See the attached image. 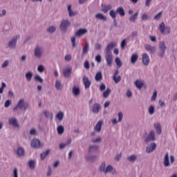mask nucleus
<instances>
[{
    "label": "nucleus",
    "instance_id": "obj_58",
    "mask_svg": "<svg viewBox=\"0 0 177 177\" xmlns=\"http://www.w3.org/2000/svg\"><path fill=\"white\" fill-rule=\"evenodd\" d=\"M127 39H124L121 42V48L122 49H125V47L127 46Z\"/></svg>",
    "mask_w": 177,
    "mask_h": 177
},
{
    "label": "nucleus",
    "instance_id": "obj_12",
    "mask_svg": "<svg viewBox=\"0 0 177 177\" xmlns=\"http://www.w3.org/2000/svg\"><path fill=\"white\" fill-rule=\"evenodd\" d=\"M111 174L112 175H115L117 174V170L113 167L111 165H109L106 169L104 174Z\"/></svg>",
    "mask_w": 177,
    "mask_h": 177
},
{
    "label": "nucleus",
    "instance_id": "obj_62",
    "mask_svg": "<svg viewBox=\"0 0 177 177\" xmlns=\"http://www.w3.org/2000/svg\"><path fill=\"white\" fill-rule=\"evenodd\" d=\"M106 90V84H104V83H101L100 84V91H101V92H103V91Z\"/></svg>",
    "mask_w": 177,
    "mask_h": 177
},
{
    "label": "nucleus",
    "instance_id": "obj_18",
    "mask_svg": "<svg viewBox=\"0 0 177 177\" xmlns=\"http://www.w3.org/2000/svg\"><path fill=\"white\" fill-rule=\"evenodd\" d=\"M100 109H101L100 104H99V103H95V104L93 105L92 112H93L94 114H97V113H99V111H100Z\"/></svg>",
    "mask_w": 177,
    "mask_h": 177
},
{
    "label": "nucleus",
    "instance_id": "obj_2",
    "mask_svg": "<svg viewBox=\"0 0 177 177\" xmlns=\"http://www.w3.org/2000/svg\"><path fill=\"white\" fill-rule=\"evenodd\" d=\"M159 30L162 35H168L171 34V26H165V23L162 22L159 25Z\"/></svg>",
    "mask_w": 177,
    "mask_h": 177
},
{
    "label": "nucleus",
    "instance_id": "obj_8",
    "mask_svg": "<svg viewBox=\"0 0 177 177\" xmlns=\"http://www.w3.org/2000/svg\"><path fill=\"white\" fill-rule=\"evenodd\" d=\"M105 60L107 66L111 67V64H113V53H105Z\"/></svg>",
    "mask_w": 177,
    "mask_h": 177
},
{
    "label": "nucleus",
    "instance_id": "obj_41",
    "mask_svg": "<svg viewBox=\"0 0 177 177\" xmlns=\"http://www.w3.org/2000/svg\"><path fill=\"white\" fill-rule=\"evenodd\" d=\"M115 63L116 64L118 68H121V67H122V62H121V59H120V57L115 58Z\"/></svg>",
    "mask_w": 177,
    "mask_h": 177
},
{
    "label": "nucleus",
    "instance_id": "obj_64",
    "mask_svg": "<svg viewBox=\"0 0 177 177\" xmlns=\"http://www.w3.org/2000/svg\"><path fill=\"white\" fill-rule=\"evenodd\" d=\"M71 42H72V47L75 48V46H76L75 37H71Z\"/></svg>",
    "mask_w": 177,
    "mask_h": 177
},
{
    "label": "nucleus",
    "instance_id": "obj_7",
    "mask_svg": "<svg viewBox=\"0 0 177 177\" xmlns=\"http://www.w3.org/2000/svg\"><path fill=\"white\" fill-rule=\"evenodd\" d=\"M99 151V145H92L88 147V154H96Z\"/></svg>",
    "mask_w": 177,
    "mask_h": 177
},
{
    "label": "nucleus",
    "instance_id": "obj_55",
    "mask_svg": "<svg viewBox=\"0 0 177 177\" xmlns=\"http://www.w3.org/2000/svg\"><path fill=\"white\" fill-rule=\"evenodd\" d=\"M113 81L115 82V84H118L121 81V76H113Z\"/></svg>",
    "mask_w": 177,
    "mask_h": 177
},
{
    "label": "nucleus",
    "instance_id": "obj_10",
    "mask_svg": "<svg viewBox=\"0 0 177 177\" xmlns=\"http://www.w3.org/2000/svg\"><path fill=\"white\" fill-rule=\"evenodd\" d=\"M88 32V30L86 28H80L75 32V37L77 38H80V37H82V35H85Z\"/></svg>",
    "mask_w": 177,
    "mask_h": 177
},
{
    "label": "nucleus",
    "instance_id": "obj_11",
    "mask_svg": "<svg viewBox=\"0 0 177 177\" xmlns=\"http://www.w3.org/2000/svg\"><path fill=\"white\" fill-rule=\"evenodd\" d=\"M156 149H157V144H156V142H152L146 147V153L150 154V153H153V150Z\"/></svg>",
    "mask_w": 177,
    "mask_h": 177
},
{
    "label": "nucleus",
    "instance_id": "obj_1",
    "mask_svg": "<svg viewBox=\"0 0 177 177\" xmlns=\"http://www.w3.org/2000/svg\"><path fill=\"white\" fill-rule=\"evenodd\" d=\"M19 109L22 111H26L28 109V102L24 100V98H22L19 100L17 104L13 109V111L15 113H17L19 111Z\"/></svg>",
    "mask_w": 177,
    "mask_h": 177
},
{
    "label": "nucleus",
    "instance_id": "obj_24",
    "mask_svg": "<svg viewBox=\"0 0 177 177\" xmlns=\"http://www.w3.org/2000/svg\"><path fill=\"white\" fill-rule=\"evenodd\" d=\"M68 12L69 17H74V16H77V15H78L77 11H73V10H71V5L68 6Z\"/></svg>",
    "mask_w": 177,
    "mask_h": 177
},
{
    "label": "nucleus",
    "instance_id": "obj_61",
    "mask_svg": "<svg viewBox=\"0 0 177 177\" xmlns=\"http://www.w3.org/2000/svg\"><path fill=\"white\" fill-rule=\"evenodd\" d=\"M10 104H12V101H10V100H8L4 103V107H6V109H8V107H9Z\"/></svg>",
    "mask_w": 177,
    "mask_h": 177
},
{
    "label": "nucleus",
    "instance_id": "obj_51",
    "mask_svg": "<svg viewBox=\"0 0 177 177\" xmlns=\"http://www.w3.org/2000/svg\"><path fill=\"white\" fill-rule=\"evenodd\" d=\"M109 16L112 17V19H115L117 17V11H114V10H111L109 12Z\"/></svg>",
    "mask_w": 177,
    "mask_h": 177
},
{
    "label": "nucleus",
    "instance_id": "obj_33",
    "mask_svg": "<svg viewBox=\"0 0 177 177\" xmlns=\"http://www.w3.org/2000/svg\"><path fill=\"white\" fill-rule=\"evenodd\" d=\"M127 161H129V162H135L136 160H138V156L136 155H131L130 156L127 158Z\"/></svg>",
    "mask_w": 177,
    "mask_h": 177
},
{
    "label": "nucleus",
    "instance_id": "obj_3",
    "mask_svg": "<svg viewBox=\"0 0 177 177\" xmlns=\"http://www.w3.org/2000/svg\"><path fill=\"white\" fill-rule=\"evenodd\" d=\"M165 50H167V46L165 45V41H160L159 44V51L158 53V56L162 59L165 56Z\"/></svg>",
    "mask_w": 177,
    "mask_h": 177
},
{
    "label": "nucleus",
    "instance_id": "obj_42",
    "mask_svg": "<svg viewBox=\"0 0 177 177\" xmlns=\"http://www.w3.org/2000/svg\"><path fill=\"white\" fill-rule=\"evenodd\" d=\"M57 131L59 135H63V133H64V127L62 125L58 126Z\"/></svg>",
    "mask_w": 177,
    "mask_h": 177
},
{
    "label": "nucleus",
    "instance_id": "obj_30",
    "mask_svg": "<svg viewBox=\"0 0 177 177\" xmlns=\"http://www.w3.org/2000/svg\"><path fill=\"white\" fill-rule=\"evenodd\" d=\"M95 19H97L98 20H102L103 21H107V17H106V15H104L102 13H97L95 15Z\"/></svg>",
    "mask_w": 177,
    "mask_h": 177
},
{
    "label": "nucleus",
    "instance_id": "obj_38",
    "mask_svg": "<svg viewBox=\"0 0 177 177\" xmlns=\"http://www.w3.org/2000/svg\"><path fill=\"white\" fill-rule=\"evenodd\" d=\"M135 85L138 89H142V87L143 85H145V83H143L142 80H136Z\"/></svg>",
    "mask_w": 177,
    "mask_h": 177
},
{
    "label": "nucleus",
    "instance_id": "obj_21",
    "mask_svg": "<svg viewBox=\"0 0 177 177\" xmlns=\"http://www.w3.org/2000/svg\"><path fill=\"white\" fill-rule=\"evenodd\" d=\"M101 12H103V13H107L109 10H111V5H105L102 4L101 5Z\"/></svg>",
    "mask_w": 177,
    "mask_h": 177
},
{
    "label": "nucleus",
    "instance_id": "obj_45",
    "mask_svg": "<svg viewBox=\"0 0 177 177\" xmlns=\"http://www.w3.org/2000/svg\"><path fill=\"white\" fill-rule=\"evenodd\" d=\"M139 15V12H137L134 15L130 17L129 20L130 21H132L133 23H135L136 21V19H138V15Z\"/></svg>",
    "mask_w": 177,
    "mask_h": 177
},
{
    "label": "nucleus",
    "instance_id": "obj_35",
    "mask_svg": "<svg viewBox=\"0 0 177 177\" xmlns=\"http://www.w3.org/2000/svg\"><path fill=\"white\" fill-rule=\"evenodd\" d=\"M95 80L97 82H99L101 80H103V75L102 74L101 71L96 73L95 76Z\"/></svg>",
    "mask_w": 177,
    "mask_h": 177
},
{
    "label": "nucleus",
    "instance_id": "obj_46",
    "mask_svg": "<svg viewBox=\"0 0 177 177\" xmlns=\"http://www.w3.org/2000/svg\"><path fill=\"white\" fill-rule=\"evenodd\" d=\"M55 88L57 89V91H60L63 88V86H62V83L60 82V80H57L55 82Z\"/></svg>",
    "mask_w": 177,
    "mask_h": 177
},
{
    "label": "nucleus",
    "instance_id": "obj_48",
    "mask_svg": "<svg viewBox=\"0 0 177 177\" xmlns=\"http://www.w3.org/2000/svg\"><path fill=\"white\" fill-rule=\"evenodd\" d=\"M34 79H35V81H36L37 82H39L40 84H44V79H42L41 76L36 75Z\"/></svg>",
    "mask_w": 177,
    "mask_h": 177
},
{
    "label": "nucleus",
    "instance_id": "obj_14",
    "mask_svg": "<svg viewBox=\"0 0 177 177\" xmlns=\"http://www.w3.org/2000/svg\"><path fill=\"white\" fill-rule=\"evenodd\" d=\"M31 147L33 149H39L41 147V141L38 139H33L31 142Z\"/></svg>",
    "mask_w": 177,
    "mask_h": 177
},
{
    "label": "nucleus",
    "instance_id": "obj_27",
    "mask_svg": "<svg viewBox=\"0 0 177 177\" xmlns=\"http://www.w3.org/2000/svg\"><path fill=\"white\" fill-rule=\"evenodd\" d=\"M153 127L155 129H156V133H158V135H161V133L162 132L161 124L160 123H154Z\"/></svg>",
    "mask_w": 177,
    "mask_h": 177
},
{
    "label": "nucleus",
    "instance_id": "obj_4",
    "mask_svg": "<svg viewBox=\"0 0 177 177\" xmlns=\"http://www.w3.org/2000/svg\"><path fill=\"white\" fill-rule=\"evenodd\" d=\"M70 26H71V22H70L68 19H64L61 22L59 28L62 30L63 32H67V28H68Z\"/></svg>",
    "mask_w": 177,
    "mask_h": 177
},
{
    "label": "nucleus",
    "instance_id": "obj_26",
    "mask_svg": "<svg viewBox=\"0 0 177 177\" xmlns=\"http://www.w3.org/2000/svg\"><path fill=\"white\" fill-rule=\"evenodd\" d=\"M49 154H50V149H46L45 151L40 154L41 160L44 161V160H45V158H46Z\"/></svg>",
    "mask_w": 177,
    "mask_h": 177
},
{
    "label": "nucleus",
    "instance_id": "obj_5",
    "mask_svg": "<svg viewBox=\"0 0 177 177\" xmlns=\"http://www.w3.org/2000/svg\"><path fill=\"white\" fill-rule=\"evenodd\" d=\"M18 39H20V35H17L15 37H12V39L8 42V48L10 49H15L16 48V45H17Z\"/></svg>",
    "mask_w": 177,
    "mask_h": 177
},
{
    "label": "nucleus",
    "instance_id": "obj_36",
    "mask_svg": "<svg viewBox=\"0 0 177 177\" xmlns=\"http://www.w3.org/2000/svg\"><path fill=\"white\" fill-rule=\"evenodd\" d=\"M71 144V138H69V139H68V140L66 143L59 144V149L63 150V149H64V147H66V146H68Z\"/></svg>",
    "mask_w": 177,
    "mask_h": 177
},
{
    "label": "nucleus",
    "instance_id": "obj_50",
    "mask_svg": "<svg viewBox=\"0 0 177 177\" xmlns=\"http://www.w3.org/2000/svg\"><path fill=\"white\" fill-rule=\"evenodd\" d=\"M57 120L62 121L63 120V117H64V113L62 111L59 112L56 115Z\"/></svg>",
    "mask_w": 177,
    "mask_h": 177
},
{
    "label": "nucleus",
    "instance_id": "obj_54",
    "mask_svg": "<svg viewBox=\"0 0 177 177\" xmlns=\"http://www.w3.org/2000/svg\"><path fill=\"white\" fill-rule=\"evenodd\" d=\"M13 177H19V170L17 167H15L12 174Z\"/></svg>",
    "mask_w": 177,
    "mask_h": 177
},
{
    "label": "nucleus",
    "instance_id": "obj_28",
    "mask_svg": "<svg viewBox=\"0 0 177 177\" xmlns=\"http://www.w3.org/2000/svg\"><path fill=\"white\" fill-rule=\"evenodd\" d=\"M96 158H97V156L95 155H88L86 156V161H89L90 162H95Z\"/></svg>",
    "mask_w": 177,
    "mask_h": 177
},
{
    "label": "nucleus",
    "instance_id": "obj_53",
    "mask_svg": "<svg viewBox=\"0 0 177 177\" xmlns=\"http://www.w3.org/2000/svg\"><path fill=\"white\" fill-rule=\"evenodd\" d=\"M162 16V11H160L158 12L156 15L154 17V20H160Z\"/></svg>",
    "mask_w": 177,
    "mask_h": 177
},
{
    "label": "nucleus",
    "instance_id": "obj_20",
    "mask_svg": "<svg viewBox=\"0 0 177 177\" xmlns=\"http://www.w3.org/2000/svg\"><path fill=\"white\" fill-rule=\"evenodd\" d=\"M118 121H117L116 118H115L112 120V124H113V125H115V124H117V122H121L122 121V118H124V114H122V112H119L118 113Z\"/></svg>",
    "mask_w": 177,
    "mask_h": 177
},
{
    "label": "nucleus",
    "instance_id": "obj_59",
    "mask_svg": "<svg viewBox=\"0 0 177 177\" xmlns=\"http://www.w3.org/2000/svg\"><path fill=\"white\" fill-rule=\"evenodd\" d=\"M102 49V44L99 43H96L95 44V50H101Z\"/></svg>",
    "mask_w": 177,
    "mask_h": 177
},
{
    "label": "nucleus",
    "instance_id": "obj_29",
    "mask_svg": "<svg viewBox=\"0 0 177 177\" xmlns=\"http://www.w3.org/2000/svg\"><path fill=\"white\" fill-rule=\"evenodd\" d=\"M102 125H103V121H102V120L98 121V122L94 127L95 131H96V132H100V131H102Z\"/></svg>",
    "mask_w": 177,
    "mask_h": 177
},
{
    "label": "nucleus",
    "instance_id": "obj_15",
    "mask_svg": "<svg viewBox=\"0 0 177 177\" xmlns=\"http://www.w3.org/2000/svg\"><path fill=\"white\" fill-rule=\"evenodd\" d=\"M83 84L84 85L85 89H89V88H91V84H92V82L89 80V78H88V77L84 76Z\"/></svg>",
    "mask_w": 177,
    "mask_h": 177
},
{
    "label": "nucleus",
    "instance_id": "obj_32",
    "mask_svg": "<svg viewBox=\"0 0 177 177\" xmlns=\"http://www.w3.org/2000/svg\"><path fill=\"white\" fill-rule=\"evenodd\" d=\"M139 59V55L138 54H133L131 57V64H135L138 59Z\"/></svg>",
    "mask_w": 177,
    "mask_h": 177
},
{
    "label": "nucleus",
    "instance_id": "obj_37",
    "mask_svg": "<svg viewBox=\"0 0 177 177\" xmlns=\"http://www.w3.org/2000/svg\"><path fill=\"white\" fill-rule=\"evenodd\" d=\"M111 93V89L110 88H108L105 91L103 92L102 96L104 97V99H107L109 96H110V94Z\"/></svg>",
    "mask_w": 177,
    "mask_h": 177
},
{
    "label": "nucleus",
    "instance_id": "obj_40",
    "mask_svg": "<svg viewBox=\"0 0 177 177\" xmlns=\"http://www.w3.org/2000/svg\"><path fill=\"white\" fill-rule=\"evenodd\" d=\"M88 50H89V43L86 42L84 47L83 48L82 55H86Z\"/></svg>",
    "mask_w": 177,
    "mask_h": 177
},
{
    "label": "nucleus",
    "instance_id": "obj_22",
    "mask_svg": "<svg viewBox=\"0 0 177 177\" xmlns=\"http://www.w3.org/2000/svg\"><path fill=\"white\" fill-rule=\"evenodd\" d=\"M8 123L10 125H12V127H15V128H19V122H17V119H16V118L10 119Z\"/></svg>",
    "mask_w": 177,
    "mask_h": 177
},
{
    "label": "nucleus",
    "instance_id": "obj_57",
    "mask_svg": "<svg viewBox=\"0 0 177 177\" xmlns=\"http://www.w3.org/2000/svg\"><path fill=\"white\" fill-rule=\"evenodd\" d=\"M92 143H100L102 142V138L97 137L95 139L91 140Z\"/></svg>",
    "mask_w": 177,
    "mask_h": 177
},
{
    "label": "nucleus",
    "instance_id": "obj_6",
    "mask_svg": "<svg viewBox=\"0 0 177 177\" xmlns=\"http://www.w3.org/2000/svg\"><path fill=\"white\" fill-rule=\"evenodd\" d=\"M42 53H44V48L39 46H37L34 49V55L37 59H41L42 57Z\"/></svg>",
    "mask_w": 177,
    "mask_h": 177
},
{
    "label": "nucleus",
    "instance_id": "obj_31",
    "mask_svg": "<svg viewBox=\"0 0 177 177\" xmlns=\"http://www.w3.org/2000/svg\"><path fill=\"white\" fill-rule=\"evenodd\" d=\"M116 13H118L120 16L124 17V16H125V10H124L122 7H119L116 10Z\"/></svg>",
    "mask_w": 177,
    "mask_h": 177
},
{
    "label": "nucleus",
    "instance_id": "obj_47",
    "mask_svg": "<svg viewBox=\"0 0 177 177\" xmlns=\"http://www.w3.org/2000/svg\"><path fill=\"white\" fill-rule=\"evenodd\" d=\"M32 75H33L32 72H31V71L26 73L25 75V77H26L27 81H28V82L31 81V80L32 78Z\"/></svg>",
    "mask_w": 177,
    "mask_h": 177
},
{
    "label": "nucleus",
    "instance_id": "obj_17",
    "mask_svg": "<svg viewBox=\"0 0 177 177\" xmlns=\"http://www.w3.org/2000/svg\"><path fill=\"white\" fill-rule=\"evenodd\" d=\"M142 63L144 66H149L150 64V57L147 53H144L142 55Z\"/></svg>",
    "mask_w": 177,
    "mask_h": 177
},
{
    "label": "nucleus",
    "instance_id": "obj_19",
    "mask_svg": "<svg viewBox=\"0 0 177 177\" xmlns=\"http://www.w3.org/2000/svg\"><path fill=\"white\" fill-rule=\"evenodd\" d=\"M145 49L147 52H149L150 55L156 53V48L154 46H151L150 44L145 45Z\"/></svg>",
    "mask_w": 177,
    "mask_h": 177
},
{
    "label": "nucleus",
    "instance_id": "obj_63",
    "mask_svg": "<svg viewBox=\"0 0 177 177\" xmlns=\"http://www.w3.org/2000/svg\"><path fill=\"white\" fill-rule=\"evenodd\" d=\"M95 61L97 62V63H102V55H97L95 57Z\"/></svg>",
    "mask_w": 177,
    "mask_h": 177
},
{
    "label": "nucleus",
    "instance_id": "obj_44",
    "mask_svg": "<svg viewBox=\"0 0 177 177\" xmlns=\"http://www.w3.org/2000/svg\"><path fill=\"white\" fill-rule=\"evenodd\" d=\"M46 31H47V32H49L50 34H53V32H55V31H56V26H49L47 28Z\"/></svg>",
    "mask_w": 177,
    "mask_h": 177
},
{
    "label": "nucleus",
    "instance_id": "obj_39",
    "mask_svg": "<svg viewBox=\"0 0 177 177\" xmlns=\"http://www.w3.org/2000/svg\"><path fill=\"white\" fill-rule=\"evenodd\" d=\"M72 92H73V95H75V96H78V95H80L81 91L80 90V87H76L75 86H74L73 87Z\"/></svg>",
    "mask_w": 177,
    "mask_h": 177
},
{
    "label": "nucleus",
    "instance_id": "obj_43",
    "mask_svg": "<svg viewBox=\"0 0 177 177\" xmlns=\"http://www.w3.org/2000/svg\"><path fill=\"white\" fill-rule=\"evenodd\" d=\"M28 166L30 169H35V160H29Z\"/></svg>",
    "mask_w": 177,
    "mask_h": 177
},
{
    "label": "nucleus",
    "instance_id": "obj_60",
    "mask_svg": "<svg viewBox=\"0 0 177 177\" xmlns=\"http://www.w3.org/2000/svg\"><path fill=\"white\" fill-rule=\"evenodd\" d=\"M142 20H143L144 21H146V20H149V19H150L149 17V15H147V14L144 13L142 17H141Z\"/></svg>",
    "mask_w": 177,
    "mask_h": 177
},
{
    "label": "nucleus",
    "instance_id": "obj_16",
    "mask_svg": "<svg viewBox=\"0 0 177 177\" xmlns=\"http://www.w3.org/2000/svg\"><path fill=\"white\" fill-rule=\"evenodd\" d=\"M115 46H117V43L115 42H110L106 48V53H111V50L113 48H115Z\"/></svg>",
    "mask_w": 177,
    "mask_h": 177
},
{
    "label": "nucleus",
    "instance_id": "obj_34",
    "mask_svg": "<svg viewBox=\"0 0 177 177\" xmlns=\"http://www.w3.org/2000/svg\"><path fill=\"white\" fill-rule=\"evenodd\" d=\"M99 172H106V162L104 161L101 163L100 167L98 168Z\"/></svg>",
    "mask_w": 177,
    "mask_h": 177
},
{
    "label": "nucleus",
    "instance_id": "obj_49",
    "mask_svg": "<svg viewBox=\"0 0 177 177\" xmlns=\"http://www.w3.org/2000/svg\"><path fill=\"white\" fill-rule=\"evenodd\" d=\"M44 115L46 117V118H50V120H52L53 118V115L48 111H44Z\"/></svg>",
    "mask_w": 177,
    "mask_h": 177
},
{
    "label": "nucleus",
    "instance_id": "obj_23",
    "mask_svg": "<svg viewBox=\"0 0 177 177\" xmlns=\"http://www.w3.org/2000/svg\"><path fill=\"white\" fill-rule=\"evenodd\" d=\"M163 165L166 167L171 165V164L169 163V154L168 153V152H167L165 156Z\"/></svg>",
    "mask_w": 177,
    "mask_h": 177
},
{
    "label": "nucleus",
    "instance_id": "obj_9",
    "mask_svg": "<svg viewBox=\"0 0 177 177\" xmlns=\"http://www.w3.org/2000/svg\"><path fill=\"white\" fill-rule=\"evenodd\" d=\"M155 134H156V133L154 132V131H151L149 132V134L145 139V142L149 143V142H154V140H156Z\"/></svg>",
    "mask_w": 177,
    "mask_h": 177
},
{
    "label": "nucleus",
    "instance_id": "obj_25",
    "mask_svg": "<svg viewBox=\"0 0 177 177\" xmlns=\"http://www.w3.org/2000/svg\"><path fill=\"white\" fill-rule=\"evenodd\" d=\"M26 151H24V148L19 147L17 149V154L18 157H24Z\"/></svg>",
    "mask_w": 177,
    "mask_h": 177
},
{
    "label": "nucleus",
    "instance_id": "obj_56",
    "mask_svg": "<svg viewBox=\"0 0 177 177\" xmlns=\"http://www.w3.org/2000/svg\"><path fill=\"white\" fill-rule=\"evenodd\" d=\"M37 71H39V73H44L45 71V67L43 65H39L37 67Z\"/></svg>",
    "mask_w": 177,
    "mask_h": 177
},
{
    "label": "nucleus",
    "instance_id": "obj_52",
    "mask_svg": "<svg viewBox=\"0 0 177 177\" xmlns=\"http://www.w3.org/2000/svg\"><path fill=\"white\" fill-rule=\"evenodd\" d=\"M154 110H156V108L154 106L151 105L149 108V113L151 115L152 114H154Z\"/></svg>",
    "mask_w": 177,
    "mask_h": 177
},
{
    "label": "nucleus",
    "instance_id": "obj_13",
    "mask_svg": "<svg viewBox=\"0 0 177 177\" xmlns=\"http://www.w3.org/2000/svg\"><path fill=\"white\" fill-rule=\"evenodd\" d=\"M71 73H73V68L71 67H68L63 70V75L65 78H70Z\"/></svg>",
    "mask_w": 177,
    "mask_h": 177
}]
</instances>
